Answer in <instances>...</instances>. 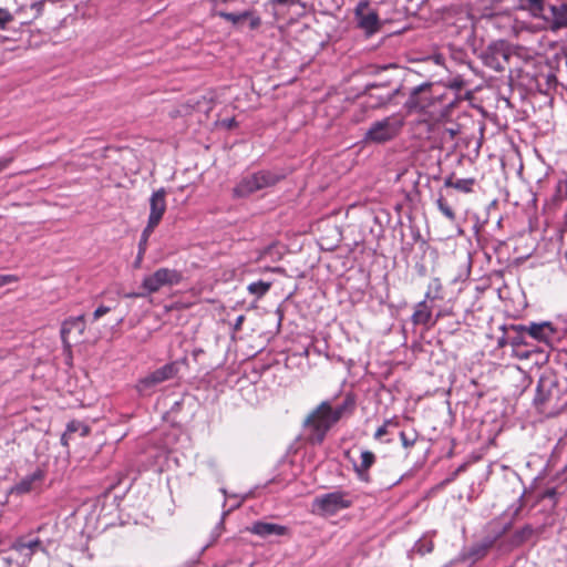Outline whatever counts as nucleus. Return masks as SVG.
<instances>
[{"label": "nucleus", "instance_id": "f257e3e1", "mask_svg": "<svg viewBox=\"0 0 567 567\" xmlns=\"http://www.w3.org/2000/svg\"><path fill=\"white\" fill-rule=\"evenodd\" d=\"M355 405L352 393H347L342 402L336 406L329 400L321 401L309 411L301 423L305 440L312 445L322 444L330 430L341 419L353 414Z\"/></svg>", "mask_w": 567, "mask_h": 567}, {"label": "nucleus", "instance_id": "f03ea898", "mask_svg": "<svg viewBox=\"0 0 567 567\" xmlns=\"http://www.w3.org/2000/svg\"><path fill=\"white\" fill-rule=\"evenodd\" d=\"M445 93L446 87L440 84L423 83L411 91L404 107L410 114H441L446 106L444 103Z\"/></svg>", "mask_w": 567, "mask_h": 567}, {"label": "nucleus", "instance_id": "7ed1b4c3", "mask_svg": "<svg viewBox=\"0 0 567 567\" xmlns=\"http://www.w3.org/2000/svg\"><path fill=\"white\" fill-rule=\"evenodd\" d=\"M404 125V118L400 114H393L381 121L372 123L364 135L367 142L382 144L396 137Z\"/></svg>", "mask_w": 567, "mask_h": 567}, {"label": "nucleus", "instance_id": "20e7f679", "mask_svg": "<svg viewBox=\"0 0 567 567\" xmlns=\"http://www.w3.org/2000/svg\"><path fill=\"white\" fill-rule=\"evenodd\" d=\"M351 505L352 499L349 493L334 491L316 496L311 504V511L320 516H332Z\"/></svg>", "mask_w": 567, "mask_h": 567}, {"label": "nucleus", "instance_id": "39448f33", "mask_svg": "<svg viewBox=\"0 0 567 567\" xmlns=\"http://www.w3.org/2000/svg\"><path fill=\"white\" fill-rule=\"evenodd\" d=\"M278 181V176L268 171L249 174L237 183L233 189V196L236 198L248 197L258 190L276 185Z\"/></svg>", "mask_w": 567, "mask_h": 567}, {"label": "nucleus", "instance_id": "423d86ee", "mask_svg": "<svg viewBox=\"0 0 567 567\" xmlns=\"http://www.w3.org/2000/svg\"><path fill=\"white\" fill-rule=\"evenodd\" d=\"M183 280V275L176 269L166 267L158 268L153 274L144 277L142 288L146 293L152 295L159 291L163 287H172L179 285Z\"/></svg>", "mask_w": 567, "mask_h": 567}, {"label": "nucleus", "instance_id": "0eeeda50", "mask_svg": "<svg viewBox=\"0 0 567 567\" xmlns=\"http://www.w3.org/2000/svg\"><path fill=\"white\" fill-rule=\"evenodd\" d=\"M166 212V190L159 188L155 190L150 198V216L143 230V238L148 240L155 228L159 225Z\"/></svg>", "mask_w": 567, "mask_h": 567}, {"label": "nucleus", "instance_id": "6e6552de", "mask_svg": "<svg viewBox=\"0 0 567 567\" xmlns=\"http://www.w3.org/2000/svg\"><path fill=\"white\" fill-rule=\"evenodd\" d=\"M401 93L400 87H390L386 84H370L365 90L367 105L372 109L384 106Z\"/></svg>", "mask_w": 567, "mask_h": 567}, {"label": "nucleus", "instance_id": "1a4fd4ad", "mask_svg": "<svg viewBox=\"0 0 567 567\" xmlns=\"http://www.w3.org/2000/svg\"><path fill=\"white\" fill-rule=\"evenodd\" d=\"M177 373L178 365L176 362L166 363L165 365L156 369L154 372L140 380L137 389L141 392L145 391L152 386H155L156 384L173 379Z\"/></svg>", "mask_w": 567, "mask_h": 567}, {"label": "nucleus", "instance_id": "9d476101", "mask_svg": "<svg viewBox=\"0 0 567 567\" xmlns=\"http://www.w3.org/2000/svg\"><path fill=\"white\" fill-rule=\"evenodd\" d=\"M358 25L368 34L377 32L380 28L379 16L375 11L369 10V2L361 1L355 8Z\"/></svg>", "mask_w": 567, "mask_h": 567}, {"label": "nucleus", "instance_id": "9b49d317", "mask_svg": "<svg viewBox=\"0 0 567 567\" xmlns=\"http://www.w3.org/2000/svg\"><path fill=\"white\" fill-rule=\"evenodd\" d=\"M85 329L86 323L84 315L65 319L62 322L60 331L63 347L70 350L72 347L70 338L72 337L73 332H76V337H82L85 332Z\"/></svg>", "mask_w": 567, "mask_h": 567}, {"label": "nucleus", "instance_id": "f8f14e48", "mask_svg": "<svg viewBox=\"0 0 567 567\" xmlns=\"http://www.w3.org/2000/svg\"><path fill=\"white\" fill-rule=\"evenodd\" d=\"M543 19L547 21L551 31L567 28V1L560 6H548Z\"/></svg>", "mask_w": 567, "mask_h": 567}, {"label": "nucleus", "instance_id": "ddd939ff", "mask_svg": "<svg viewBox=\"0 0 567 567\" xmlns=\"http://www.w3.org/2000/svg\"><path fill=\"white\" fill-rule=\"evenodd\" d=\"M514 330L527 333L537 341H547L555 332V329L551 327L550 322H532L530 324H518L514 327Z\"/></svg>", "mask_w": 567, "mask_h": 567}, {"label": "nucleus", "instance_id": "4468645a", "mask_svg": "<svg viewBox=\"0 0 567 567\" xmlns=\"http://www.w3.org/2000/svg\"><path fill=\"white\" fill-rule=\"evenodd\" d=\"M247 530L262 538L270 536H284L288 533V528L286 526L261 520L255 522L247 528Z\"/></svg>", "mask_w": 567, "mask_h": 567}, {"label": "nucleus", "instance_id": "2eb2a0df", "mask_svg": "<svg viewBox=\"0 0 567 567\" xmlns=\"http://www.w3.org/2000/svg\"><path fill=\"white\" fill-rule=\"evenodd\" d=\"M502 56L505 62H508L511 52L508 47L504 43H495L488 47V51L486 53V64L493 68L496 71L503 70L502 64L497 61V58Z\"/></svg>", "mask_w": 567, "mask_h": 567}, {"label": "nucleus", "instance_id": "dca6fc26", "mask_svg": "<svg viewBox=\"0 0 567 567\" xmlns=\"http://www.w3.org/2000/svg\"><path fill=\"white\" fill-rule=\"evenodd\" d=\"M44 472L41 468H37L31 474L23 477L16 486L12 492L17 494H24L39 488L43 482Z\"/></svg>", "mask_w": 567, "mask_h": 567}, {"label": "nucleus", "instance_id": "f3484780", "mask_svg": "<svg viewBox=\"0 0 567 567\" xmlns=\"http://www.w3.org/2000/svg\"><path fill=\"white\" fill-rule=\"evenodd\" d=\"M431 318H432V309L427 305L426 300H423V301H420L419 303H416V306L414 308V312L412 315V322L414 324L426 326L429 329L430 327H432L434 324V322L432 324H430Z\"/></svg>", "mask_w": 567, "mask_h": 567}, {"label": "nucleus", "instance_id": "a211bd4d", "mask_svg": "<svg viewBox=\"0 0 567 567\" xmlns=\"http://www.w3.org/2000/svg\"><path fill=\"white\" fill-rule=\"evenodd\" d=\"M12 548L18 553H24L25 550H31V553L45 551L39 538L21 537L13 543Z\"/></svg>", "mask_w": 567, "mask_h": 567}, {"label": "nucleus", "instance_id": "6ab92c4d", "mask_svg": "<svg viewBox=\"0 0 567 567\" xmlns=\"http://www.w3.org/2000/svg\"><path fill=\"white\" fill-rule=\"evenodd\" d=\"M74 433H79L80 436H86L90 433V427L81 421L72 420L69 422L66 431L62 436L63 443L66 444V439L71 437Z\"/></svg>", "mask_w": 567, "mask_h": 567}, {"label": "nucleus", "instance_id": "aec40b11", "mask_svg": "<svg viewBox=\"0 0 567 567\" xmlns=\"http://www.w3.org/2000/svg\"><path fill=\"white\" fill-rule=\"evenodd\" d=\"M523 9L528 10L534 17H545L546 6L544 0H518Z\"/></svg>", "mask_w": 567, "mask_h": 567}, {"label": "nucleus", "instance_id": "412c9836", "mask_svg": "<svg viewBox=\"0 0 567 567\" xmlns=\"http://www.w3.org/2000/svg\"><path fill=\"white\" fill-rule=\"evenodd\" d=\"M444 298L443 285L440 278H432L427 285L425 300H442Z\"/></svg>", "mask_w": 567, "mask_h": 567}, {"label": "nucleus", "instance_id": "4be33fe9", "mask_svg": "<svg viewBox=\"0 0 567 567\" xmlns=\"http://www.w3.org/2000/svg\"><path fill=\"white\" fill-rule=\"evenodd\" d=\"M491 546V542L475 544L470 548L468 553L466 554V558L472 563H475L487 554Z\"/></svg>", "mask_w": 567, "mask_h": 567}, {"label": "nucleus", "instance_id": "5701e85b", "mask_svg": "<svg viewBox=\"0 0 567 567\" xmlns=\"http://www.w3.org/2000/svg\"><path fill=\"white\" fill-rule=\"evenodd\" d=\"M271 288L270 281H256L248 285L247 290L249 293L256 296L258 299L262 298Z\"/></svg>", "mask_w": 567, "mask_h": 567}, {"label": "nucleus", "instance_id": "b1692460", "mask_svg": "<svg viewBox=\"0 0 567 567\" xmlns=\"http://www.w3.org/2000/svg\"><path fill=\"white\" fill-rule=\"evenodd\" d=\"M420 435L414 430L411 429L410 431H401L400 433V440L404 449H411L419 442Z\"/></svg>", "mask_w": 567, "mask_h": 567}, {"label": "nucleus", "instance_id": "393cba45", "mask_svg": "<svg viewBox=\"0 0 567 567\" xmlns=\"http://www.w3.org/2000/svg\"><path fill=\"white\" fill-rule=\"evenodd\" d=\"M436 206L439 210L450 220L454 221L456 218L455 212L453 208L449 205L447 200L444 198L443 195H440L436 199Z\"/></svg>", "mask_w": 567, "mask_h": 567}, {"label": "nucleus", "instance_id": "a878e982", "mask_svg": "<svg viewBox=\"0 0 567 567\" xmlns=\"http://www.w3.org/2000/svg\"><path fill=\"white\" fill-rule=\"evenodd\" d=\"M217 14L224 20L231 22L233 24H238L244 20H247V18L250 16V11H245L241 13L219 11Z\"/></svg>", "mask_w": 567, "mask_h": 567}, {"label": "nucleus", "instance_id": "bb28decb", "mask_svg": "<svg viewBox=\"0 0 567 567\" xmlns=\"http://www.w3.org/2000/svg\"><path fill=\"white\" fill-rule=\"evenodd\" d=\"M399 426V420L396 417L388 419L384 421V423L378 427V430L374 433V437L377 440H381L384 435L389 433V427H398Z\"/></svg>", "mask_w": 567, "mask_h": 567}, {"label": "nucleus", "instance_id": "cd10ccee", "mask_svg": "<svg viewBox=\"0 0 567 567\" xmlns=\"http://www.w3.org/2000/svg\"><path fill=\"white\" fill-rule=\"evenodd\" d=\"M475 183V178L457 179L455 181L454 189L460 190L462 193H472Z\"/></svg>", "mask_w": 567, "mask_h": 567}, {"label": "nucleus", "instance_id": "c85d7f7f", "mask_svg": "<svg viewBox=\"0 0 567 567\" xmlns=\"http://www.w3.org/2000/svg\"><path fill=\"white\" fill-rule=\"evenodd\" d=\"M372 463H352V467L361 481H368V471Z\"/></svg>", "mask_w": 567, "mask_h": 567}, {"label": "nucleus", "instance_id": "c756f323", "mask_svg": "<svg viewBox=\"0 0 567 567\" xmlns=\"http://www.w3.org/2000/svg\"><path fill=\"white\" fill-rule=\"evenodd\" d=\"M549 400V395H544L542 386L539 385L537 389V394L535 396V403L537 405V409L542 413H546V402Z\"/></svg>", "mask_w": 567, "mask_h": 567}, {"label": "nucleus", "instance_id": "7c9ffc66", "mask_svg": "<svg viewBox=\"0 0 567 567\" xmlns=\"http://www.w3.org/2000/svg\"><path fill=\"white\" fill-rule=\"evenodd\" d=\"M13 19V14L8 9L0 8V30H4Z\"/></svg>", "mask_w": 567, "mask_h": 567}, {"label": "nucleus", "instance_id": "2f4dec72", "mask_svg": "<svg viewBox=\"0 0 567 567\" xmlns=\"http://www.w3.org/2000/svg\"><path fill=\"white\" fill-rule=\"evenodd\" d=\"M414 549L421 555L431 553L433 549V543L431 540L421 539L415 544Z\"/></svg>", "mask_w": 567, "mask_h": 567}, {"label": "nucleus", "instance_id": "473e14b6", "mask_svg": "<svg viewBox=\"0 0 567 567\" xmlns=\"http://www.w3.org/2000/svg\"><path fill=\"white\" fill-rule=\"evenodd\" d=\"M460 133L461 125L457 123H452L450 126H445L443 130V136L449 135L451 140H453Z\"/></svg>", "mask_w": 567, "mask_h": 567}, {"label": "nucleus", "instance_id": "72a5a7b5", "mask_svg": "<svg viewBox=\"0 0 567 567\" xmlns=\"http://www.w3.org/2000/svg\"><path fill=\"white\" fill-rule=\"evenodd\" d=\"M539 498L540 499L549 498V499L553 501V506H555L556 503H557V491H556V488H547L545 492H543L539 495Z\"/></svg>", "mask_w": 567, "mask_h": 567}, {"label": "nucleus", "instance_id": "f704fd0d", "mask_svg": "<svg viewBox=\"0 0 567 567\" xmlns=\"http://www.w3.org/2000/svg\"><path fill=\"white\" fill-rule=\"evenodd\" d=\"M19 281V277L16 275H0V287L14 284Z\"/></svg>", "mask_w": 567, "mask_h": 567}, {"label": "nucleus", "instance_id": "c9c22d12", "mask_svg": "<svg viewBox=\"0 0 567 567\" xmlns=\"http://www.w3.org/2000/svg\"><path fill=\"white\" fill-rule=\"evenodd\" d=\"M111 311V308L110 307H106V306H100L94 312H93V319L94 320H97L100 319L101 317L105 316L106 313H109Z\"/></svg>", "mask_w": 567, "mask_h": 567}, {"label": "nucleus", "instance_id": "e433bc0d", "mask_svg": "<svg viewBox=\"0 0 567 567\" xmlns=\"http://www.w3.org/2000/svg\"><path fill=\"white\" fill-rule=\"evenodd\" d=\"M247 19H249V28L251 30L257 29L261 24L260 18L258 16H254L251 12Z\"/></svg>", "mask_w": 567, "mask_h": 567}, {"label": "nucleus", "instance_id": "4c0bfd02", "mask_svg": "<svg viewBox=\"0 0 567 567\" xmlns=\"http://www.w3.org/2000/svg\"><path fill=\"white\" fill-rule=\"evenodd\" d=\"M14 161L13 156L0 158V173L8 168Z\"/></svg>", "mask_w": 567, "mask_h": 567}, {"label": "nucleus", "instance_id": "58836bf2", "mask_svg": "<svg viewBox=\"0 0 567 567\" xmlns=\"http://www.w3.org/2000/svg\"><path fill=\"white\" fill-rule=\"evenodd\" d=\"M43 7H44V3L43 1H37L34 2L31 8L34 9L37 11V14L40 16L42 13V10H43Z\"/></svg>", "mask_w": 567, "mask_h": 567}, {"label": "nucleus", "instance_id": "ea45409f", "mask_svg": "<svg viewBox=\"0 0 567 567\" xmlns=\"http://www.w3.org/2000/svg\"><path fill=\"white\" fill-rule=\"evenodd\" d=\"M463 85H464V82H463V80H461V79H455V80H453V81L451 82V84H450V86H451L452 89H455V90H460V89H462V87H463Z\"/></svg>", "mask_w": 567, "mask_h": 567}, {"label": "nucleus", "instance_id": "a19ab883", "mask_svg": "<svg viewBox=\"0 0 567 567\" xmlns=\"http://www.w3.org/2000/svg\"><path fill=\"white\" fill-rule=\"evenodd\" d=\"M362 461H374V454L370 451L362 452Z\"/></svg>", "mask_w": 567, "mask_h": 567}, {"label": "nucleus", "instance_id": "79ce46f5", "mask_svg": "<svg viewBox=\"0 0 567 567\" xmlns=\"http://www.w3.org/2000/svg\"><path fill=\"white\" fill-rule=\"evenodd\" d=\"M454 184H455V182L453 181V178H452V177H447V178L444 181V186H445V187L454 188Z\"/></svg>", "mask_w": 567, "mask_h": 567}, {"label": "nucleus", "instance_id": "37998d69", "mask_svg": "<svg viewBox=\"0 0 567 567\" xmlns=\"http://www.w3.org/2000/svg\"><path fill=\"white\" fill-rule=\"evenodd\" d=\"M23 558L24 560H31V557L34 553H31V550H25L24 553H19Z\"/></svg>", "mask_w": 567, "mask_h": 567}, {"label": "nucleus", "instance_id": "c03bdc74", "mask_svg": "<svg viewBox=\"0 0 567 567\" xmlns=\"http://www.w3.org/2000/svg\"><path fill=\"white\" fill-rule=\"evenodd\" d=\"M244 319H245L244 316H239L237 318V322H236V326H235L236 329L240 328V324L243 323Z\"/></svg>", "mask_w": 567, "mask_h": 567}, {"label": "nucleus", "instance_id": "a18cd8bd", "mask_svg": "<svg viewBox=\"0 0 567 567\" xmlns=\"http://www.w3.org/2000/svg\"><path fill=\"white\" fill-rule=\"evenodd\" d=\"M491 18L492 19H499L501 18V19H506V20L511 21L509 16H498V14H496V16H492Z\"/></svg>", "mask_w": 567, "mask_h": 567}, {"label": "nucleus", "instance_id": "49530a36", "mask_svg": "<svg viewBox=\"0 0 567 567\" xmlns=\"http://www.w3.org/2000/svg\"><path fill=\"white\" fill-rule=\"evenodd\" d=\"M147 240H145L143 237L141 238V241H140V249L141 250H144V246L146 245Z\"/></svg>", "mask_w": 567, "mask_h": 567}, {"label": "nucleus", "instance_id": "de8ad7c7", "mask_svg": "<svg viewBox=\"0 0 567 567\" xmlns=\"http://www.w3.org/2000/svg\"><path fill=\"white\" fill-rule=\"evenodd\" d=\"M289 0H275L274 3H277V4H286L288 3Z\"/></svg>", "mask_w": 567, "mask_h": 567}, {"label": "nucleus", "instance_id": "09e8293b", "mask_svg": "<svg viewBox=\"0 0 567 567\" xmlns=\"http://www.w3.org/2000/svg\"><path fill=\"white\" fill-rule=\"evenodd\" d=\"M234 124H235V120H230V122H229V125H228V126H229V127H231Z\"/></svg>", "mask_w": 567, "mask_h": 567}, {"label": "nucleus", "instance_id": "8fccbe9b", "mask_svg": "<svg viewBox=\"0 0 567 567\" xmlns=\"http://www.w3.org/2000/svg\"><path fill=\"white\" fill-rule=\"evenodd\" d=\"M272 271L281 272V269L280 268H272Z\"/></svg>", "mask_w": 567, "mask_h": 567}]
</instances>
